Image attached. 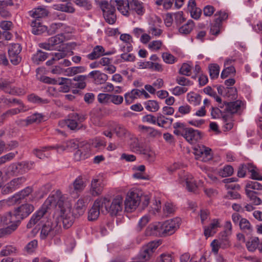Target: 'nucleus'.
Instances as JSON below:
<instances>
[{"label": "nucleus", "mask_w": 262, "mask_h": 262, "mask_svg": "<svg viewBox=\"0 0 262 262\" xmlns=\"http://www.w3.org/2000/svg\"><path fill=\"white\" fill-rule=\"evenodd\" d=\"M66 203H68L66 201L65 195L62 194L61 192L57 190L53 191L46 200L42 206L47 210L48 209L54 208L56 206L60 209L64 206Z\"/></svg>", "instance_id": "1"}, {"label": "nucleus", "mask_w": 262, "mask_h": 262, "mask_svg": "<svg viewBox=\"0 0 262 262\" xmlns=\"http://www.w3.org/2000/svg\"><path fill=\"white\" fill-rule=\"evenodd\" d=\"M61 230V225H59L57 221L52 222L48 220L42 227L40 236L41 239L52 238L59 234Z\"/></svg>", "instance_id": "2"}, {"label": "nucleus", "mask_w": 262, "mask_h": 262, "mask_svg": "<svg viewBox=\"0 0 262 262\" xmlns=\"http://www.w3.org/2000/svg\"><path fill=\"white\" fill-rule=\"evenodd\" d=\"M141 196L138 189H131L127 193L124 201L125 209L127 212H132L139 206Z\"/></svg>", "instance_id": "3"}, {"label": "nucleus", "mask_w": 262, "mask_h": 262, "mask_svg": "<svg viewBox=\"0 0 262 262\" xmlns=\"http://www.w3.org/2000/svg\"><path fill=\"white\" fill-rule=\"evenodd\" d=\"M59 217L64 228H70L74 223L75 216L72 211V206L68 203L60 208Z\"/></svg>", "instance_id": "4"}, {"label": "nucleus", "mask_w": 262, "mask_h": 262, "mask_svg": "<svg viewBox=\"0 0 262 262\" xmlns=\"http://www.w3.org/2000/svg\"><path fill=\"white\" fill-rule=\"evenodd\" d=\"M100 6L103 12V16L105 21L109 24H114L116 21L115 7L106 1H101L100 3Z\"/></svg>", "instance_id": "5"}, {"label": "nucleus", "mask_w": 262, "mask_h": 262, "mask_svg": "<svg viewBox=\"0 0 262 262\" xmlns=\"http://www.w3.org/2000/svg\"><path fill=\"white\" fill-rule=\"evenodd\" d=\"M85 119V116L77 113H72L65 120L66 124L71 130H78L82 127L81 123Z\"/></svg>", "instance_id": "6"}, {"label": "nucleus", "mask_w": 262, "mask_h": 262, "mask_svg": "<svg viewBox=\"0 0 262 262\" xmlns=\"http://www.w3.org/2000/svg\"><path fill=\"white\" fill-rule=\"evenodd\" d=\"M180 222L181 219L180 218H174L162 222L163 236L173 234L179 228Z\"/></svg>", "instance_id": "7"}, {"label": "nucleus", "mask_w": 262, "mask_h": 262, "mask_svg": "<svg viewBox=\"0 0 262 262\" xmlns=\"http://www.w3.org/2000/svg\"><path fill=\"white\" fill-rule=\"evenodd\" d=\"M21 49V46L19 43H12L9 46L8 50V56L13 64L17 65L20 62L21 57L20 53Z\"/></svg>", "instance_id": "8"}, {"label": "nucleus", "mask_w": 262, "mask_h": 262, "mask_svg": "<svg viewBox=\"0 0 262 262\" xmlns=\"http://www.w3.org/2000/svg\"><path fill=\"white\" fill-rule=\"evenodd\" d=\"M2 222L4 225H8L6 230L7 232L10 233L16 230L19 223L14 211L9 212L3 216Z\"/></svg>", "instance_id": "9"}, {"label": "nucleus", "mask_w": 262, "mask_h": 262, "mask_svg": "<svg viewBox=\"0 0 262 262\" xmlns=\"http://www.w3.org/2000/svg\"><path fill=\"white\" fill-rule=\"evenodd\" d=\"M224 106H225V112L231 114H240L243 110L244 102L239 100L229 102H225L224 104H221L219 107L223 108Z\"/></svg>", "instance_id": "10"}, {"label": "nucleus", "mask_w": 262, "mask_h": 262, "mask_svg": "<svg viewBox=\"0 0 262 262\" xmlns=\"http://www.w3.org/2000/svg\"><path fill=\"white\" fill-rule=\"evenodd\" d=\"M34 210L33 205L25 203L15 208L13 210L19 222L28 217Z\"/></svg>", "instance_id": "11"}, {"label": "nucleus", "mask_w": 262, "mask_h": 262, "mask_svg": "<svg viewBox=\"0 0 262 262\" xmlns=\"http://www.w3.org/2000/svg\"><path fill=\"white\" fill-rule=\"evenodd\" d=\"M124 206L123 196L117 195L113 199L109 207L108 212L111 215H117L122 211Z\"/></svg>", "instance_id": "12"}, {"label": "nucleus", "mask_w": 262, "mask_h": 262, "mask_svg": "<svg viewBox=\"0 0 262 262\" xmlns=\"http://www.w3.org/2000/svg\"><path fill=\"white\" fill-rule=\"evenodd\" d=\"M203 137V133L201 131L194 129L191 127L187 128L184 138L190 144H194L200 140Z\"/></svg>", "instance_id": "13"}, {"label": "nucleus", "mask_w": 262, "mask_h": 262, "mask_svg": "<svg viewBox=\"0 0 262 262\" xmlns=\"http://www.w3.org/2000/svg\"><path fill=\"white\" fill-rule=\"evenodd\" d=\"M221 221L219 219L211 220V222L208 226L203 227L204 235L207 238L213 236L216 233L217 228L221 227Z\"/></svg>", "instance_id": "14"}, {"label": "nucleus", "mask_w": 262, "mask_h": 262, "mask_svg": "<svg viewBox=\"0 0 262 262\" xmlns=\"http://www.w3.org/2000/svg\"><path fill=\"white\" fill-rule=\"evenodd\" d=\"M179 179L181 183L185 182L186 183V188L188 191H193L196 189V183L192 174L182 171L179 174Z\"/></svg>", "instance_id": "15"}, {"label": "nucleus", "mask_w": 262, "mask_h": 262, "mask_svg": "<svg viewBox=\"0 0 262 262\" xmlns=\"http://www.w3.org/2000/svg\"><path fill=\"white\" fill-rule=\"evenodd\" d=\"M25 181V179L23 177L13 179L3 188V193L7 194L14 191L18 189Z\"/></svg>", "instance_id": "16"}, {"label": "nucleus", "mask_w": 262, "mask_h": 262, "mask_svg": "<svg viewBox=\"0 0 262 262\" xmlns=\"http://www.w3.org/2000/svg\"><path fill=\"white\" fill-rule=\"evenodd\" d=\"M113 54L111 52H105L104 48L100 45L96 46L91 53L86 55L88 59L94 60L105 55H110Z\"/></svg>", "instance_id": "17"}, {"label": "nucleus", "mask_w": 262, "mask_h": 262, "mask_svg": "<svg viewBox=\"0 0 262 262\" xmlns=\"http://www.w3.org/2000/svg\"><path fill=\"white\" fill-rule=\"evenodd\" d=\"M145 233L147 236H163L162 222L150 224L146 229Z\"/></svg>", "instance_id": "18"}, {"label": "nucleus", "mask_w": 262, "mask_h": 262, "mask_svg": "<svg viewBox=\"0 0 262 262\" xmlns=\"http://www.w3.org/2000/svg\"><path fill=\"white\" fill-rule=\"evenodd\" d=\"M103 190L102 180L94 178L91 181L90 188V192L93 196H97L100 195Z\"/></svg>", "instance_id": "19"}, {"label": "nucleus", "mask_w": 262, "mask_h": 262, "mask_svg": "<svg viewBox=\"0 0 262 262\" xmlns=\"http://www.w3.org/2000/svg\"><path fill=\"white\" fill-rule=\"evenodd\" d=\"M110 4L117 7L118 10L123 15H128L130 9V2L127 0L111 1Z\"/></svg>", "instance_id": "20"}, {"label": "nucleus", "mask_w": 262, "mask_h": 262, "mask_svg": "<svg viewBox=\"0 0 262 262\" xmlns=\"http://www.w3.org/2000/svg\"><path fill=\"white\" fill-rule=\"evenodd\" d=\"M99 61L100 68L103 67L104 72L110 74H112L116 72V67L112 64V59L102 56L99 59Z\"/></svg>", "instance_id": "21"}, {"label": "nucleus", "mask_w": 262, "mask_h": 262, "mask_svg": "<svg viewBox=\"0 0 262 262\" xmlns=\"http://www.w3.org/2000/svg\"><path fill=\"white\" fill-rule=\"evenodd\" d=\"M47 210L42 206L41 208L37 211L31 217L29 222L27 224V227L32 228L34 225L37 224L40 220L43 219V216L46 213Z\"/></svg>", "instance_id": "22"}, {"label": "nucleus", "mask_w": 262, "mask_h": 262, "mask_svg": "<svg viewBox=\"0 0 262 262\" xmlns=\"http://www.w3.org/2000/svg\"><path fill=\"white\" fill-rule=\"evenodd\" d=\"M94 204L102 212H108L110 199L108 198L100 197L95 201Z\"/></svg>", "instance_id": "23"}, {"label": "nucleus", "mask_w": 262, "mask_h": 262, "mask_svg": "<svg viewBox=\"0 0 262 262\" xmlns=\"http://www.w3.org/2000/svg\"><path fill=\"white\" fill-rule=\"evenodd\" d=\"M89 75L94 79L95 83L97 84L104 83L108 79V76L106 74L98 70L91 72Z\"/></svg>", "instance_id": "24"}, {"label": "nucleus", "mask_w": 262, "mask_h": 262, "mask_svg": "<svg viewBox=\"0 0 262 262\" xmlns=\"http://www.w3.org/2000/svg\"><path fill=\"white\" fill-rule=\"evenodd\" d=\"M130 10L137 15L142 16L145 12V8L143 2L139 0H132L130 2Z\"/></svg>", "instance_id": "25"}, {"label": "nucleus", "mask_w": 262, "mask_h": 262, "mask_svg": "<svg viewBox=\"0 0 262 262\" xmlns=\"http://www.w3.org/2000/svg\"><path fill=\"white\" fill-rule=\"evenodd\" d=\"M49 11L45 7L40 6L33 9L29 11V14L30 16L35 18H41L48 15Z\"/></svg>", "instance_id": "26"}, {"label": "nucleus", "mask_w": 262, "mask_h": 262, "mask_svg": "<svg viewBox=\"0 0 262 262\" xmlns=\"http://www.w3.org/2000/svg\"><path fill=\"white\" fill-rule=\"evenodd\" d=\"M90 155L89 147L88 145L81 147L74 154V159L77 161L85 160Z\"/></svg>", "instance_id": "27"}, {"label": "nucleus", "mask_w": 262, "mask_h": 262, "mask_svg": "<svg viewBox=\"0 0 262 262\" xmlns=\"http://www.w3.org/2000/svg\"><path fill=\"white\" fill-rule=\"evenodd\" d=\"M31 26L32 33L35 35H40L47 30V27L42 25L39 19L32 21Z\"/></svg>", "instance_id": "28"}, {"label": "nucleus", "mask_w": 262, "mask_h": 262, "mask_svg": "<svg viewBox=\"0 0 262 262\" xmlns=\"http://www.w3.org/2000/svg\"><path fill=\"white\" fill-rule=\"evenodd\" d=\"M120 39L125 45L122 47L124 52H130L133 50L132 43L133 42L132 37L128 34H122L120 36Z\"/></svg>", "instance_id": "29"}, {"label": "nucleus", "mask_w": 262, "mask_h": 262, "mask_svg": "<svg viewBox=\"0 0 262 262\" xmlns=\"http://www.w3.org/2000/svg\"><path fill=\"white\" fill-rule=\"evenodd\" d=\"M240 230L247 234H251L253 232V227L250 221L246 218H242L239 223Z\"/></svg>", "instance_id": "30"}, {"label": "nucleus", "mask_w": 262, "mask_h": 262, "mask_svg": "<svg viewBox=\"0 0 262 262\" xmlns=\"http://www.w3.org/2000/svg\"><path fill=\"white\" fill-rule=\"evenodd\" d=\"M140 92V90L133 89L131 91L125 93L124 95L125 103L126 104H130L133 103L135 99L139 97Z\"/></svg>", "instance_id": "31"}, {"label": "nucleus", "mask_w": 262, "mask_h": 262, "mask_svg": "<svg viewBox=\"0 0 262 262\" xmlns=\"http://www.w3.org/2000/svg\"><path fill=\"white\" fill-rule=\"evenodd\" d=\"M186 99L187 101L193 106H198L201 102V96L198 93L190 92L187 94Z\"/></svg>", "instance_id": "32"}, {"label": "nucleus", "mask_w": 262, "mask_h": 262, "mask_svg": "<svg viewBox=\"0 0 262 262\" xmlns=\"http://www.w3.org/2000/svg\"><path fill=\"white\" fill-rule=\"evenodd\" d=\"M147 47L152 52H159L166 48L163 42L161 40H155L149 42Z\"/></svg>", "instance_id": "33"}, {"label": "nucleus", "mask_w": 262, "mask_h": 262, "mask_svg": "<svg viewBox=\"0 0 262 262\" xmlns=\"http://www.w3.org/2000/svg\"><path fill=\"white\" fill-rule=\"evenodd\" d=\"M224 230L220 233L222 239L226 240L232 234V225L230 221H226L224 225Z\"/></svg>", "instance_id": "34"}, {"label": "nucleus", "mask_w": 262, "mask_h": 262, "mask_svg": "<svg viewBox=\"0 0 262 262\" xmlns=\"http://www.w3.org/2000/svg\"><path fill=\"white\" fill-rule=\"evenodd\" d=\"M174 128L173 133L177 136H181L184 137V134L188 127H186L184 123L177 122L173 124Z\"/></svg>", "instance_id": "35"}, {"label": "nucleus", "mask_w": 262, "mask_h": 262, "mask_svg": "<svg viewBox=\"0 0 262 262\" xmlns=\"http://www.w3.org/2000/svg\"><path fill=\"white\" fill-rule=\"evenodd\" d=\"M85 68L84 67H70L64 70V75L67 76H72L78 73L84 72Z\"/></svg>", "instance_id": "36"}, {"label": "nucleus", "mask_w": 262, "mask_h": 262, "mask_svg": "<svg viewBox=\"0 0 262 262\" xmlns=\"http://www.w3.org/2000/svg\"><path fill=\"white\" fill-rule=\"evenodd\" d=\"M42 119L43 116L41 114L36 113L28 116L25 120H23V121L28 125L33 123L40 122Z\"/></svg>", "instance_id": "37"}, {"label": "nucleus", "mask_w": 262, "mask_h": 262, "mask_svg": "<svg viewBox=\"0 0 262 262\" xmlns=\"http://www.w3.org/2000/svg\"><path fill=\"white\" fill-rule=\"evenodd\" d=\"M259 239L258 237H252L247 242L246 245L249 251L253 252L258 248Z\"/></svg>", "instance_id": "38"}, {"label": "nucleus", "mask_w": 262, "mask_h": 262, "mask_svg": "<svg viewBox=\"0 0 262 262\" xmlns=\"http://www.w3.org/2000/svg\"><path fill=\"white\" fill-rule=\"evenodd\" d=\"M86 201L82 198L79 199L75 205V209L79 216L82 215L86 210Z\"/></svg>", "instance_id": "39"}, {"label": "nucleus", "mask_w": 262, "mask_h": 262, "mask_svg": "<svg viewBox=\"0 0 262 262\" xmlns=\"http://www.w3.org/2000/svg\"><path fill=\"white\" fill-rule=\"evenodd\" d=\"M144 105L145 108L151 112H156L160 108L158 102L155 100H148L144 103Z\"/></svg>", "instance_id": "40"}, {"label": "nucleus", "mask_w": 262, "mask_h": 262, "mask_svg": "<svg viewBox=\"0 0 262 262\" xmlns=\"http://www.w3.org/2000/svg\"><path fill=\"white\" fill-rule=\"evenodd\" d=\"M47 58V53L38 50L35 54L33 55L32 59L33 62L38 64L40 62L45 61Z\"/></svg>", "instance_id": "41"}, {"label": "nucleus", "mask_w": 262, "mask_h": 262, "mask_svg": "<svg viewBox=\"0 0 262 262\" xmlns=\"http://www.w3.org/2000/svg\"><path fill=\"white\" fill-rule=\"evenodd\" d=\"M56 9L62 12L73 13L75 12V9L70 3L66 4H59L56 6Z\"/></svg>", "instance_id": "42"}, {"label": "nucleus", "mask_w": 262, "mask_h": 262, "mask_svg": "<svg viewBox=\"0 0 262 262\" xmlns=\"http://www.w3.org/2000/svg\"><path fill=\"white\" fill-rule=\"evenodd\" d=\"M61 81H58L57 80L55 79H53L51 78H50L47 76H43L41 78V80L46 83L48 84H55L56 83H59L60 85L63 84L64 83H68V81H70V79L66 78H61Z\"/></svg>", "instance_id": "43"}, {"label": "nucleus", "mask_w": 262, "mask_h": 262, "mask_svg": "<svg viewBox=\"0 0 262 262\" xmlns=\"http://www.w3.org/2000/svg\"><path fill=\"white\" fill-rule=\"evenodd\" d=\"M194 22L192 20H189L187 23L182 26L179 29L180 33L188 34L191 32L194 27Z\"/></svg>", "instance_id": "44"}, {"label": "nucleus", "mask_w": 262, "mask_h": 262, "mask_svg": "<svg viewBox=\"0 0 262 262\" xmlns=\"http://www.w3.org/2000/svg\"><path fill=\"white\" fill-rule=\"evenodd\" d=\"M87 76L86 75H78L75 76L73 80L77 82L74 84V86L76 88L83 89L86 86L85 80Z\"/></svg>", "instance_id": "45"}, {"label": "nucleus", "mask_w": 262, "mask_h": 262, "mask_svg": "<svg viewBox=\"0 0 262 262\" xmlns=\"http://www.w3.org/2000/svg\"><path fill=\"white\" fill-rule=\"evenodd\" d=\"M209 75L211 79H216L218 77L220 73V67L217 64L211 63L208 66Z\"/></svg>", "instance_id": "46"}, {"label": "nucleus", "mask_w": 262, "mask_h": 262, "mask_svg": "<svg viewBox=\"0 0 262 262\" xmlns=\"http://www.w3.org/2000/svg\"><path fill=\"white\" fill-rule=\"evenodd\" d=\"M28 109H24L23 108H11L7 111L2 115V117L5 119L7 117L12 116L15 115H17L21 112H25Z\"/></svg>", "instance_id": "47"}, {"label": "nucleus", "mask_w": 262, "mask_h": 262, "mask_svg": "<svg viewBox=\"0 0 262 262\" xmlns=\"http://www.w3.org/2000/svg\"><path fill=\"white\" fill-rule=\"evenodd\" d=\"M100 211L99 208L95 206L94 204L92 207L89 210L88 220L92 221L97 220L99 216Z\"/></svg>", "instance_id": "48"}, {"label": "nucleus", "mask_w": 262, "mask_h": 262, "mask_svg": "<svg viewBox=\"0 0 262 262\" xmlns=\"http://www.w3.org/2000/svg\"><path fill=\"white\" fill-rule=\"evenodd\" d=\"M11 83V82L8 79L0 78V90L9 94L12 86Z\"/></svg>", "instance_id": "49"}, {"label": "nucleus", "mask_w": 262, "mask_h": 262, "mask_svg": "<svg viewBox=\"0 0 262 262\" xmlns=\"http://www.w3.org/2000/svg\"><path fill=\"white\" fill-rule=\"evenodd\" d=\"M162 58L164 62L167 64H173L177 61V58L169 52H164L162 54Z\"/></svg>", "instance_id": "50"}, {"label": "nucleus", "mask_w": 262, "mask_h": 262, "mask_svg": "<svg viewBox=\"0 0 262 262\" xmlns=\"http://www.w3.org/2000/svg\"><path fill=\"white\" fill-rule=\"evenodd\" d=\"M28 100L33 103H47L48 101L47 99H42L37 95L34 94L29 95L27 97Z\"/></svg>", "instance_id": "51"}, {"label": "nucleus", "mask_w": 262, "mask_h": 262, "mask_svg": "<svg viewBox=\"0 0 262 262\" xmlns=\"http://www.w3.org/2000/svg\"><path fill=\"white\" fill-rule=\"evenodd\" d=\"M233 173V168L230 165H226L223 168H221L219 171V174L222 177H229Z\"/></svg>", "instance_id": "52"}, {"label": "nucleus", "mask_w": 262, "mask_h": 262, "mask_svg": "<svg viewBox=\"0 0 262 262\" xmlns=\"http://www.w3.org/2000/svg\"><path fill=\"white\" fill-rule=\"evenodd\" d=\"M176 206L171 202H166L163 207V212L166 215L174 213L176 210Z\"/></svg>", "instance_id": "53"}, {"label": "nucleus", "mask_w": 262, "mask_h": 262, "mask_svg": "<svg viewBox=\"0 0 262 262\" xmlns=\"http://www.w3.org/2000/svg\"><path fill=\"white\" fill-rule=\"evenodd\" d=\"M63 27V24L62 23H53L50 26L49 29H47V31L48 34L52 35L59 32Z\"/></svg>", "instance_id": "54"}, {"label": "nucleus", "mask_w": 262, "mask_h": 262, "mask_svg": "<svg viewBox=\"0 0 262 262\" xmlns=\"http://www.w3.org/2000/svg\"><path fill=\"white\" fill-rule=\"evenodd\" d=\"M73 187L75 191L80 192L85 187L82 178L81 177L77 178L73 182Z\"/></svg>", "instance_id": "55"}, {"label": "nucleus", "mask_w": 262, "mask_h": 262, "mask_svg": "<svg viewBox=\"0 0 262 262\" xmlns=\"http://www.w3.org/2000/svg\"><path fill=\"white\" fill-rule=\"evenodd\" d=\"M65 37L62 34H59L56 36L50 37L49 40L50 44L53 47L55 45H58L64 40Z\"/></svg>", "instance_id": "56"}, {"label": "nucleus", "mask_w": 262, "mask_h": 262, "mask_svg": "<svg viewBox=\"0 0 262 262\" xmlns=\"http://www.w3.org/2000/svg\"><path fill=\"white\" fill-rule=\"evenodd\" d=\"M18 154L17 151L9 152L0 157V165L5 164L13 160L16 155Z\"/></svg>", "instance_id": "57"}, {"label": "nucleus", "mask_w": 262, "mask_h": 262, "mask_svg": "<svg viewBox=\"0 0 262 262\" xmlns=\"http://www.w3.org/2000/svg\"><path fill=\"white\" fill-rule=\"evenodd\" d=\"M246 193L250 200L255 205H259L261 203L260 199L255 195L256 192L253 191L247 190Z\"/></svg>", "instance_id": "58"}, {"label": "nucleus", "mask_w": 262, "mask_h": 262, "mask_svg": "<svg viewBox=\"0 0 262 262\" xmlns=\"http://www.w3.org/2000/svg\"><path fill=\"white\" fill-rule=\"evenodd\" d=\"M200 158H198L197 160H200L204 162H207L212 159V154L211 152V149L210 148L207 147L206 149L204 154L200 156Z\"/></svg>", "instance_id": "59"}, {"label": "nucleus", "mask_w": 262, "mask_h": 262, "mask_svg": "<svg viewBox=\"0 0 262 262\" xmlns=\"http://www.w3.org/2000/svg\"><path fill=\"white\" fill-rule=\"evenodd\" d=\"M114 132L119 138H123L128 134V130L122 125H118L114 128Z\"/></svg>", "instance_id": "60"}, {"label": "nucleus", "mask_w": 262, "mask_h": 262, "mask_svg": "<svg viewBox=\"0 0 262 262\" xmlns=\"http://www.w3.org/2000/svg\"><path fill=\"white\" fill-rule=\"evenodd\" d=\"M16 249L15 247L11 245L6 246L0 252V256H6L15 253Z\"/></svg>", "instance_id": "61"}, {"label": "nucleus", "mask_w": 262, "mask_h": 262, "mask_svg": "<svg viewBox=\"0 0 262 262\" xmlns=\"http://www.w3.org/2000/svg\"><path fill=\"white\" fill-rule=\"evenodd\" d=\"M169 119L161 114H158L156 117V124L160 127H164L168 123Z\"/></svg>", "instance_id": "62"}, {"label": "nucleus", "mask_w": 262, "mask_h": 262, "mask_svg": "<svg viewBox=\"0 0 262 262\" xmlns=\"http://www.w3.org/2000/svg\"><path fill=\"white\" fill-rule=\"evenodd\" d=\"M191 70L192 68L190 65L186 63H184L179 70V73L185 76H190Z\"/></svg>", "instance_id": "63"}, {"label": "nucleus", "mask_w": 262, "mask_h": 262, "mask_svg": "<svg viewBox=\"0 0 262 262\" xmlns=\"http://www.w3.org/2000/svg\"><path fill=\"white\" fill-rule=\"evenodd\" d=\"M207 147L202 144H199L194 148V154L195 156L196 159L200 158L203 154H204L206 149Z\"/></svg>", "instance_id": "64"}]
</instances>
